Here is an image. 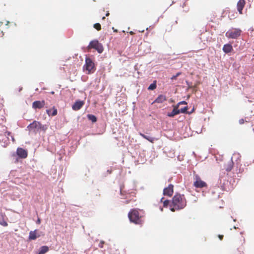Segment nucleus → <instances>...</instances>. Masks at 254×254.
<instances>
[{
  "instance_id": "obj_1",
  "label": "nucleus",
  "mask_w": 254,
  "mask_h": 254,
  "mask_svg": "<svg viewBox=\"0 0 254 254\" xmlns=\"http://www.w3.org/2000/svg\"><path fill=\"white\" fill-rule=\"evenodd\" d=\"M187 205V200L184 195L176 193L173 197L170 205V210L175 212L184 208Z\"/></svg>"
},
{
  "instance_id": "obj_2",
  "label": "nucleus",
  "mask_w": 254,
  "mask_h": 254,
  "mask_svg": "<svg viewBox=\"0 0 254 254\" xmlns=\"http://www.w3.org/2000/svg\"><path fill=\"white\" fill-rule=\"evenodd\" d=\"M138 209H132L128 213V217L130 221L137 225H141L143 221L142 219V215Z\"/></svg>"
},
{
  "instance_id": "obj_3",
  "label": "nucleus",
  "mask_w": 254,
  "mask_h": 254,
  "mask_svg": "<svg viewBox=\"0 0 254 254\" xmlns=\"http://www.w3.org/2000/svg\"><path fill=\"white\" fill-rule=\"evenodd\" d=\"M27 128L29 132L37 133L41 130L45 131L47 129V127L39 122L34 121L27 126Z\"/></svg>"
},
{
  "instance_id": "obj_4",
  "label": "nucleus",
  "mask_w": 254,
  "mask_h": 254,
  "mask_svg": "<svg viewBox=\"0 0 254 254\" xmlns=\"http://www.w3.org/2000/svg\"><path fill=\"white\" fill-rule=\"evenodd\" d=\"M83 70L86 71L87 74H91L95 70V64L93 60L88 57L85 59V63L83 67Z\"/></svg>"
},
{
  "instance_id": "obj_5",
  "label": "nucleus",
  "mask_w": 254,
  "mask_h": 254,
  "mask_svg": "<svg viewBox=\"0 0 254 254\" xmlns=\"http://www.w3.org/2000/svg\"><path fill=\"white\" fill-rule=\"evenodd\" d=\"M88 50L91 49H95L99 53H102L104 50L102 45L98 40H94L91 41L87 47Z\"/></svg>"
},
{
  "instance_id": "obj_6",
  "label": "nucleus",
  "mask_w": 254,
  "mask_h": 254,
  "mask_svg": "<svg viewBox=\"0 0 254 254\" xmlns=\"http://www.w3.org/2000/svg\"><path fill=\"white\" fill-rule=\"evenodd\" d=\"M241 30L239 29L233 28L230 29L226 33V36L228 38L236 39L239 37Z\"/></svg>"
},
{
  "instance_id": "obj_7",
  "label": "nucleus",
  "mask_w": 254,
  "mask_h": 254,
  "mask_svg": "<svg viewBox=\"0 0 254 254\" xmlns=\"http://www.w3.org/2000/svg\"><path fill=\"white\" fill-rule=\"evenodd\" d=\"M195 181L193 182V186L196 188H202L204 187H207V184L201 180L200 178L196 175L195 177Z\"/></svg>"
},
{
  "instance_id": "obj_8",
  "label": "nucleus",
  "mask_w": 254,
  "mask_h": 254,
  "mask_svg": "<svg viewBox=\"0 0 254 254\" xmlns=\"http://www.w3.org/2000/svg\"><path fill=\"white\" fill-rule=\"evenodd\" d=\"M173 192L174 186L172 184H170L168 187L165 188L163 190V194L164 195L171 196L173 194Z\"/></svg>"
},
{
  "instance_id": "obj_9",
  "label": "nucleus",
  "mask_w": 254,
  "mask_h": 254,
  "mask_svg": "<svg viewBox=\"0 0 254 254\" xmlns=\"http://www.w3.org/2000/svg\"><path fill=\"white\" fill-rule=\"evenodd\" d=\"M84 102L83 101L77 100L72 105V109L74 111H78L80 110L84 105Z\"/></svg>"
},
{
  "instance_id": "obj_10",
  "label": "nucleus",
  "mask_w": 254,
  "mask_h": 254,
  "mask_svg": "<svg viewBox=\"0 0 254 254\" xmlns=\"http://www.w3.org/2000/svg\"><path fill=\"white\" fill-rule=\"evenodd\" d=\"M17 155L21 158H26L27 157V151L22 148H18L16 150Z\"/></svg>"
},
{
  "instance_id": "obj_11",
  "label": "nucleus",
  "mask_w": 254,
  "mask_h": 254,
  "mask_svg": "<svg viewBox=\"0 0 254 254\" xmlns=\"http://www.w3.org/2000/svg\"><path fill=\"white\" fill-rule=\"evenodd\" d=\"M45 102L44 100L42 101H35L32 103V108L34 109H41L44 107Z\"/></svg>"
},
{
  "instance_id": "obj_12",
  "label": "nucleus",
  "mask_w": 254,
  "mask_h": 254,
  "mask_svg": "<svg viewBox=\"0 0 254 254\" xmlns=\"http://www.w3.org/2000/svg\"><path fill=\"white\" fill-rule=\"evenodd\" d=\"M246 4L245 0H239L237 3V10L240 14L243 13L242 10Z\"/></svg>"
},
{
  "instance_id": "obj_13",
  "label": "nucleus",
  "mask_w": 254,
  "mask_h": 254,
  "mask_svg": "<svg viewBox=\"0 0 254 254\" xmlns=\"http://www.w3.org/2000/svg\"><path fill=\"white\" fill-rule=\"evenodd\" d=\"M222 190L229 191L231 189V184L228 181H225L221 185Z\"/></svg>"
},
{
  "instance_id": "obj_14",
  "label": "nucleus",
  "mask_w": 254,
  "mask_h": 254,
  "mask_svg": "<svg viewBox=\"0 0 254 254\" xmlns=\"http://www.w3.org/2000/svg\"><path fill=\"white\" fill-rule=\"evenodd\" d=\"M233 50V47L231 44H226L223 47V51L226 54L231 52Z\"/></svg>"
},
{
  "instance_id": "obj_15",
  "label": "nucleus",
  "mask_w": 254,
  "mask_h": 254,
  "mask_svg": "<svg viewBox=\"0 0 254 254\" xmlns=\"http://www.w3.org/2000/svg\"><path fill=\"white\" fill-rule=\"evenodd\" d=\"M179 114H180V112L179 111L178 106H175L173 111L171 113H169L167 115L170 117H173Z\"/></svg>"
},
{
  "instance_id": "obj_16",
  "label": "nucleus",
  "mask_w": 254,
  "mask_h": 254,
  "mask_svg": "<svg viewBox=\"0 0 254 254\" xmlns=\"http://www.w3.org/2000/svg\"><path fill=\"white\" fill-rule=\"evenodd\" d=\"M167 100L166 97L163 95H160L154 101V103H161Z\"/></svg>"
},
{
  "instance_id": "obj_17",
  "label": "nucleus",
  "mask_w": 254,
  "mask_h": 254,
  "mask_svg": "<svg viewBox=\"0 0 254 254\" xmlns=\"http://www.w3.org/2000/svg\"><path fill=\"white\" fill-rule=\"evenodd\" d=\"M47 113L49 116H55L57 115L58 111L57 109L53 107L51 109H48L46 110Z\"/></svg>"
},
{
  "instance_id": "obj_18",
  "label": "nucleus",
  "mask_w": 254,
  "mask_h": 254,
  "mask_svg": "<svg viewBox=\"0 0 254 254\" xmlns=\"http://www.w3.org/2000/svg\"><path fill=\"white\" fill-rule=\"evenodd\" d=\"M139 135L141 137H142L143 138L146 139V140H148L149 142H150L151 143H153L154 141L155 140H157L154 137L148 136H147V135H145L144 134H143L142 133H141V132L139 133Z\"/></svg>"
},
{
  "instance_id": "obj_19",
  "label": "nucleus",
  "mask_w": 254,
  "mask_h": 254,
  "mask_svg": "<svg viewBox=\"0 0 254 254\" xmlns=\"http://www.w3.org/2000/svg\"><path fill=\"white\" fill-rule=\"evenodd\" d=\"M36 230L34 231H30L29 235V239L30 240H34L36 239L37 236H36Z\"/></svg>"
},
{
  "instance_id": "obj_20",
  "label": "nucleus",
  "mask_w": 254,
  "mask_h": 254,
  "mask_svg": "<svg viewBox=\"0 0 254 254\" xmlns=\"http://www.w3.org/2000/svg\"><path fill=\"white\" fill-rule=\"evenodd\" d=\"M49 251V247L46 246H42L40 248V250L38 254H44L48 252Z\"/></svg>"
},
{
  "instance_id": "obj_21",
  "label": "nucleus",
  "mask_w": 254,
  "mask_h": 254,
  "mask_svg": "<svg viewBox=\"0 0 254 254\" xmlns=\"http://www.w3.org/2000/svg\"><path fill=\"white\" fill-rule=\"evenodd\" d=\"M4 136H5L8 140H9V137H11V140L12 141V142H14L15 141V139H14V138L13 137V136L11 134V133L9 131H6L4 132Z\"/></svg>"
},
{
  "instance_id": "obj_22",
  "label": "nucleus",
  "mask_w": 254,
  "mask_h": 254,
  "mask_svg": "<svg viewBox=\"0 0 254 254\" xmlns=\"http://www.w3.org/2000/svg\"><path fill=\"white\" fill-rule=\"evenodd\" d=\"M233 162L231 161H230L228 162L226 166L225 167V169L227 171L230 172L233 168Z\"/></svg>"
},
{
  "instance_id": "obj_23",
  "label": "nucleus",
  "mask_w": 254,
  "mask_h": 254,
  "mask_svg": "<svg viewBox=\"0 0 254 254\" xmlns=\"http://www.w3.org/2000/svg\"><path fill=\"white\" fill-rule=\"evenodd\" d=\"M88 119L91 121L93 123H95L97 121V118L95 116L91 114H88L87 115Z\"/></svg>"
},
{
  "instance_id": "obj_24",
  "label": "nucleus",
  "mask_w": 254,
  "mask_h": 254,
  "mask_svg": "<svg viewBox=\"0 0 254 254\" xmlns=\"http://www.w3.org/2000/svg\"><path fill=\"white\" fill-rule=\"evenodd\" d=\"M157 86H156V81L155 80L154 81L153 83L151 84L149 87H148V90H153L155 89H156Z\"/></svg>"
},
{
  "instance_id": "obj_25",
  "label": "nucleus",
  "mask_w": 254,
  "mask_h": 254,
  "mask_svg": "<svg viewBox=\"0 0 254 254\" xmlns=\"http://www.w3.org/2000/svg\"><path fill=\"white\" fill-rule=\"evenodd\" d=\"M93 27L94 28L97 29L98 31H100L101 29V26L100 23H97L94 24Z\"/></svg>"
},
{
  "instance_id": "obj_26",
  "label": "nucleus",
  "mask_w": 254,
  "mask_h": 254,
  "mask_svg": "<svg viewBox=\"0 0 254 254\" xmlns=\"http://www.w3.org/2000/svg\"><path fill=\"white\" fill-rule=\"evenodd\" d=\"M188 109V108L187 106H186V107H185L183 108H182L181 109H179V111L180 112V113H187Z\"/></svg>"
},
{
  "instance_id": "obj_27",
  "label": "nucleus",
  "mask_w": 254,
  "mask_h": 254,
  "mask_svg": "<svg viewBox=\"0 0 254 254\" xmlns=\"http://www.w3.org/2000/svg\"><path fill=\"white\" fill-rule=\"evenodd\" d=\"M170 201L169 200H165L163 202V206L167 207L168 205H170Z\"/></svg>"
},
{
  "instance_id": "obj_28",
  "label": "nucleus",
  "mask_w": 254,
  "mask_h": 254,
  "mask_svg": "<svg viewBox=\"0 0 254 254\" xmlns=\"http://www.w3.org/2000/svg\"><path fill=\"white\" fill-rule=\"evenodd\" d=\"M181 74H182V73L181 72H178L176 75H173L171 78V80H175V79H176L177 77H178L179 76H180Z\"/></svg>"
},
{
  "instance_id": "obj_29",
  "label": "nucleus",
  "mask_w": 254,
  "mask_h": 254,
  "mask_svg": "<svg viewBox=\"0 0 254 254\" xmlns=\"http://www.w3.org/2000/svg\"><path fill=\"white\" fill-rule=\"evenodd\" d=\"M0 224L1 225L3 226H7V223L5 221H2L0 222Z\"/></svg>"
},
{
  "instance_id": "obj_30",
  "label": "nucleus",
  "mask_w": 254,
  "mask_h": 254,
  "mask_svg": "<svg viewBox=\"0 0 254 254\" xmlns=\"http://www.w3.org/2000/svg\"><path fill=\"white\" fill-rule=\"evenodd\" d=\"M105 244V242L103 241H101L99 243V244H98V246L101 248H102L103 247V245Z\"/></svg>"
},
{
  "instance_id": "obj_31",
  "label": "nucleus",
  "mask_w": 254,
  "mask_h": 254,
  "mask_svg": "<svg viewBox=\"0 0 254 254\" xmlns=\"http://www.w3.org/2000/svg\"><path fill=\"white\" fill-rule=\"evenodd\" d=\"M187 102L186 101H181V102H180L176 106H178V108H179V106L181 104H187Z\"/></svg>"
},
{
  "instance_id": "obj_32",
  "label": "nucleus",
  "mask_w": 254,
  "mask_h": 254,
  "mask_svg": "<svg viewBox=\"0 0 254 254\" xmlns=\"http://www.w3.org/2000/svg\"><path fill=\"white\" fill-rule=\"evenodd\" d=\"M239 122L240 124L242 125L245 123V121L244 119H242L239 120Z\"/></svg>"
},
{
  "instance_id": "obj_33",
  "label": "nucleus",
  "mask_w": 254,
  "mask_h": 254,
  "mask_svg": "<svg viewBox=\"0 0 254 254\" xmlns=\"http://www.w3.org/2000/svg\"><path fill=\"white\" fill-rule=\"evenodd\" d=\"M218 237L220 240H222L224 236L223 235H219Z\"/></svg>"
},
{
  "instance_id": "obj_34",
  "label": "nucleus",
  "mask_w": 254,
  "mask_h": 254,
  "mask_svg": "<svg viewBox=\"0 0 254 254\" xmlns=\"http://www.w3.org/2000/svg\"><path fill=\"white\" fill-rule=\"evenodd\" d=\"M36 223L40 224L41 223V220L40 218H38L36 221Z\"/></svg>"
},
{
  "instance_id": "obj_35",
  "label": "nucleus",
  "mask_w": 254,
  "mask_h": 254,
  "mask_svg": "<svg viewBox=\"0 0 254 254\" xmlns=\"http://www.w3.org/2000/svg\"><path fill=\"white\" fill-rule=\"evenodd\" d=\"M120 192H121V194H123V190H122V188L121 189Z\"/></svg>"
},
{
  "instance_id": "obj_36",
  "label": "nucleus",
  "mask_w": 254,
  "mask_h": 254,
  "mask_svg": "<svg viewBox=\"0 0 254 254\" xmlns=\"http://www.w3.org/2000/svg\"><path fill=\"white\" fill-rule=\"evenodd\" d=\"M109 14H110L109 12H107V13L106 14V16H109Z\"/></svg>"
},
{
  "instance_id": "obj_37",
  "label": "nucleus",
  "mask_w": 254,
  "mask_h": 254,
  "mask_svg": "<svg viewBox=\"0 0 254 254\" xmlns=\"http://www.w3.org/2000/svg\"><path fill=\"white\" fill-rule=\"evenodd\" d=\"M129 33H130V34H131V35H133V34H134V32H132V31H130V32H129Z\"/></svg>"
},
{
  "instance_id": "obj_38",
  "label": "nucleus",
  "mask_w": 254,
  "mask_h": 254,
  "mask_svg": "<svg viewBox=\"0 0 254 254\" xmlns=\"http://www.w3.org/2000/svg\"><path fill=\"white\" fill-rule=\"evenodd\" d=\"M3 24V22H0V27Z\"/></svg>"
},
{
  "instance_id": "obj_39",
  "label": "nucleus",
  "mask_w": 254,
  "mask_h": 254,
  "mask_svg": "<svg viewBox=\"0 0 254 254\" xmlns=\"http://www.w3.org/2000/svg\"><path fill=\"white\" fill-rule=\"evenodd\" d=\"M8 23H9V21H6L5 25H8Z\"/></svg>"
},
{
  "instance_id": "obj_40",
  "label": "nucleus",
  "mask_w": 254,
  "mask_h": 254,
  "mask_svg": "<svg viewBox=\"0 0 254 254\" xmlns=\"http://www.w3.org/2000/svg\"><path fill=\"white\" fill-rule=\"evenodd\" d=\"M128 203V201L126 200V201H125V203L127 204V203Z\"/></svg>"
},
{
  "instance_id": "obj_41",
  "label": "nucleus",
  "mask_w": 254,
  "mask_h": 254,
  "mask_svg": "<svg viewBox=\"0 0 254 254\" xmlns=\"http://www.w3.org/2000/svg\"><path fill=\"white\" fill-rule=\"evenodd\" d=\"M105 19V17H104H104H102V19H103V20H104V19Z\"/></svg>"
},
{
  "instance_id": "obj_42",
  "label": "nucleus",
  "mask_w": 254,
  "mask_h": 254,
  "mask_svg": "<svg viewBox=\"0 0 254 254\" xmlns=\"http://www.w3.org/2000/svg\"><path fill=\"white\" fill-rule=\"evenodd\" d=\"M51 93L53 94H54V92H52Z\"/></svg>"
},
{
  "instance_id": "obj_43",
  "label": "nucleus",
  "mask_w": 254,
  "mask_h": 254,
  "mask_svg": "<svg viewBox=\"0 0 254 254\" xmlns=\"http://www.w3.org/2000/svg\"><path fill=\"white\" fill-rule=\"evenodd\" d=\"M114 31L117 32V30H114Z\"/></svg>"
}]
</instances>
